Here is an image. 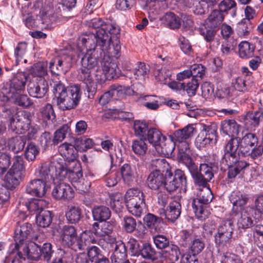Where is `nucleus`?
I'll use <instances>...</instances> for the list:
<instances>
[{
  "label": "nucleus",
  "instance_id": "nucleus-1",
  "mask_svg": "<svg viewBox=\"0 0 263 263\" xmlns=\"http://www.w3.org/2000/svg\"><path fill=\"white\" fill-rule=\"evenodd\" d=\"M86 52L78 55L81 59L79 78L86 84L88 97L93 98L97 91V84H102L106 79L118 77L116 63L107 54L98 55V50L86 48Z\"/></svg>",
  "mask_w": 263,
  "mask_h": 263
},
{
  "label": "nucleus",
  "instance_id": "nucleus-2",
  "mask_svg": "<svg viewBox=\"0 0 263 263\" xmlns=\"http://www.w3.org/2000/svg\"><path fill=\"white\" fill-rule=\"evenodd\" d=\"M118 34H110L108 30H96L95 32L86 34L79 39L78 46L85 48H90L98 52L99 54H107L117 58L121 46Z\"/></svg>",
  "mask_w": 263,
  "mask_h": 263
},
{
  "label": "nucleus",
  "instance_id": "nucleus-3",
  "mask_svg": "<svg viewBox=\"0 0 263 263\" xmlns=\"http://www.w3.org/2000/svg\"><path fill=\"white\" fill-rule=\"evenodd\" d=\"M53 93L57 98V104L62 110L75 108L81 99L80 89L77 85L66 88L61 82H58L54 84Z\"/></svg>",
  "mask_w": 263,
  "mask_h": 263
},
{
  "label": "nucleus",
  "instance_id": "nucleus-4",
  "mask_svg": "<svg viewBox=\"0 0 263 263\" xmlns=\"http://www.w3.org/2000/svg\"><path fill=\"white\" fill-rule=\"evenodd\" d=\"M184 158L182 161L187 167L191 174L195 185L205 187L214 177V164L212 163H201L199 168L190 156H181Z\"/></svg>",
  "mask_w": 263,
  "mask_h": 263
},
{
  "label": "nucleus",
  "instance_id": "nucleus-5",
  "mask_svg": "<svg viewBox=\"0 0 263 263\" xmlns=\"http://www.w3.org/2000/svg\"><path fill=\"white\" fill-rule=\"evenodd\" d=\"M258 138L255 134L248 133L241 138L233 137L226 144L224 148L228 150L231 154L234 153L237 155V152L243 156L249 155L251 148L256 146Z\"/></svg>",
  "mask_w": 263,
  "mask_h": 263
},
{
  "label": "nucleus",
  "instance_id": "nucleus-6",
  "mask_svg": "<svg viewBox=\"0 0 263 263\" xmlns=\"http://www.w3.org/2000/svg\"><path fill=\"white\" fill-rule=\"evenodd\" d=\"M22 157L15 156L13 159V164L6 174L4 179V186L9 190H13L20 183L25 175V168Z\"/></svg>",
  "mask_w": 263,
  "mask_h": 263
},
{
  "label": "nucleus",
  "instance_id": "nucleus-7",
  "mask_svg": "<svg viewBox=\"0 0 263 263\" xmlns=\"http://www.w3.org/2000/svg\"><path fill=\"white\" fill-rule=\"evenodd\" d=\"M224 15L215 9L213 10L203 25L199 27V32L204 40L210 42L213 40L216 33L223 21Z\"/></svg>",
  "mask_w": 263,
  "mask_h": 263
},
{
  "label": "nucleus",
  "instance_id": "nucleus-8",
  "mask_svg": "<svg viewBox=\"0 0 263 263\" xmlns=\"http://www.w3.org/2000/svg\"><path fill=\"white\" fill-rule=\"evenodd\" d=\"M213 195L210 190L201 191L197 197L194 199L192 206L197 218L201 220L208 217L209 212L206 210L208 204L211 202Z\"/></svg>",
  "mask_w": 263,
  "mask_h": 263
},
{
  "label": "nucleus",
  "instance_id": "nucleus-9",
  "mask_svg": "<svg viewBox=\"0 0 263 263\" xmlns=\"http://www.w3.org/2000/svg\"><path fill=\"white\" fill-rule=\"evenodd\" d=\"M234 223L230 219L221 221L214 235L215 242L218 247H227L230 245L232 239L234 231Z\"/></svg>",
  "mask_w": 263,
  "mask_h": 263
},
{
  "label": "nucleus",
  "instance_id": "nucleus-10",
  "mask_svg": "<svg viewBox=\"0 0 263 263\" xmlns=\"http://www.w3.org/2000/svg\"><path fill=\"white\" fill-rule=\"evenodd\" d=\"M195 130L193 125H189L181 129L175 131L173 134V138L175 142H179L178 146V158L180 161H183L184 158L181 156H190L187 153L189 149V144L186 140L193 135Z\"/></svg>",
  "mask_w": 263,
  "mask_h": 263
},
{
  "label": "nucleus",
  "instance_id": "nucleus-11",
  "mask_svg": "<svg viewBox=\"0 0 263 263\" xmlns=\"http://www.w3.org/2000/svg\"><path fill=\"white\" fill-rule=\"evenodd\" d=\"M27 81L25 73L18 72L0 90V99L16 93L23 92Z\"/></svg>",
  "mask_w": 263,
  "mask_h": 263
},
{
  "label": "nucleus",
  "instance_id": "nucleus-12",
  "mask_svg": "<svg viewBox=\"0 0 263 263\" xmlns=\"http://www.w3.org/2000/svg\"><path fill=\"white\" fill-rule=\"evenodd\" d=\"M31 116L27 111H20L14 115L9 124V129L16 134H23L29 129Z\"/></svg>",
  "mask_w": 263,
  "mask_h": 263
},
{
  "label": "nucleus",
  "instance_id": "nucleus-13",
  "mask_svg": "<svg viewBox=\"0 0 263 263\" xmlns=\"http://www.w3.org/2000/svg\"><path fill=\"white\" fill-rule=\"evenodd\" d=\"M249 199V195L244 192L239 191L232 192L229 197L230 202L233 204L232 215L236 216L240 211L249 209L246 206Z\"/></svg>",
  "mask_w": 263,
  "mask_h": 263
},
{
  "label": "nucleus",
  "instance_id": "nucleus-14",
  "mask_svg": "<svg viewBox=\"0 0 263 263\" xmlns=\"http://www.w3.org/2000/svg\"><path fill=\"white\" fill-rule=\"evenodd\" d=\"M60 241L65 247L74 250L78 237L76 228L72 226L65 225L60 232Z\"/></svg>",
  "mask_w": 263,
  "mask_h": 263
},
{
  "label": "nucleus",
  "instance_id": "nucleus-15",
  "mask_svg": "<svg viewBox=\"0 0 263 263\" xmlns=\"http://www.w3.org/2000/svg\"><path fill=\"white\" fill-rule=\"evenodd\" d=\"M216 130L211 126H207L204 131L200 132L195 140L196 147L201 149L206 146L215 144L217 141Z\"/></svg>",
  "mask_w": 263,
  "mask_h": 263
},
{
  "label": "nucleus",
  "instance_id": "nucleus-16",
  "mask_svg": "<svg viewBox=\"0 0 263 263\" xmlns=\"http://www.w3.org/2000/svg\"><path fill=\"white\" fill-rule=\"evenodd\" d=\"M15 249L19 257L24 260L25 256L32 260H38L41 257L40 246L34 242H31L28 246L21 245Z\"/></svg>",
  "mask_w": 263,
  "mask_h": 263
},
{
  "label": "nucleus",
  "instance_id": "nucleus-17",
  "mask_svg": "<svg viewBox=\"0 0 263 263\" xmlns=\"http://www.w3.org/2000/svg\"><path fill=\"white\" fill-rule=\"evenodd\" d=\"M49 86L45 79H40L37 81H30L27 85V91L31 97L43 98L47 93Z\"/></svg>",
  "mask_w": 263,
  "mask_h": 263
},
{
  "label": "nucleus",
  "instance_id": "nucleus-18",
  "mask_svg": "<svg viewBox=\"0 0 263 263\" xmlns=\"http://www.w3.org/2000/svg\"><path fill=\"white\" fill-rule=\"evenodd\" d=\"M154 263H163L162 258L163 254L160 252L157 251L153 246L149 243H144L139 249L138 255Z\"/></svg>",
  "mask_w": 263,
  "mask_h": 263
},
{
  "label": "nucleus",
  "instance_id": "nucleus-19",
  "mask_svg": "<svg viewBox=\"0 0 263 263\" xmlns=\"http://www.w3.org/2000/svg\"><path fill=\"white\" fill-rule=\"evenodd\" d=\"M87 25L96 30L106 29L110 34H119L120 29L116 23L107 21L104 22L101 18L97 17L87 21Z\"/></svg>",
  "mask_w": 263,
  "mask_h": 263
},
{
  "label": "nucleus",
  "instance_id": "nucleus-20",
  "mask_svg": "<svg viewBox=\"0 0 263 263\" xmlns=\"http://www.w3.org/2000/svg\"><path fill=\"white\" fill-rule=\"evenodd\" d=\"M74 192L71 186L64 182L55 184L52 190V196L58 200H70L73 198Z\"/></svg>",
  "mask_w": 263,
  "mask_h": 263
},
{
  "label": "nucleus",
  "instance_id": "nucleus-21",
  "mask_svg": "<svg viewBox=\"0 0 263 263\" xmlns=\"http://www.w3.org/2000/svg\"><path fill=\"white\" fill-rule=\"evenodd\" d=\"M181 212V204L176 200L171 202L166 210H159L160 216L164 217L168 221L173 222L180 216Z\"/></svg>",
  "mask_w": 263,
  "mask_h": 263
},
{
  "label": "nucleus",
  "instance_id": "nucleus-22",
  "mask_svg": "<svg viewBox=\"0 0 263 263\" xmlns=\"http://www.w3.org/2000/svg\"><path fill=\"white\" fill-rule=\"evenodd\" d=\"M47 184L45 182L35 178L30 180L26 184L25 187L26 192L32 196L42 197L47 191Z\"/></svg>",
  "mask_w": 263,
  "mask_h": 263
},
{
  "label": "nucleus",
  "instance_id": "nucleus-23",
  "mask_svg": "<svg viewBox=\"0 0 263 263\" xmlns=\"http://www.w3.org/2000/svg\"><path fill=\"white\" fill-rule=\"evenodd\" d=\"M33 232L31 224L26 222L17 226L14 232L15 248L24 244V241Z\"/></svg>",
  "mask_w": 263,
  "mask_h": 263
},
{
  "label": "nucleus",
  "instance_id": "nucleus-24",
  "mask_svg": "<svg viewBox=\"0 0 263 263\" xmlns=\"http://www.w3.org/2000/svg\"><path fill=\"white\" fill-rule=\"evenodd\" d=\"M237 155L230 153L228 150L224 148V154L222 159V162L225 163L228 166V178L233 179L240 173L238 168L234 165L235 162H237Z\"/></svg>",
  "mask_w": 263,
  "mask_h": 263
},
{
  "label": "nucleus",
  "instance_id": "nucleus-25",
  "mask_svg": "<svg viewBox=\"0 0 263 263\" xmlns=\"http://www.w3.org/2000/svg\"><path fill=\"white\" fill-rule=\"evenodd\" d=\"M91 231H84L78 237L74 251L85 250L90 244L96 243L97 239Z\"/></svg>",
  "mask_w": 263,
  "mask_h": 263
},
{
  "label": "nucleus",
  "instance_id": "nucleus-26",
  "mask_svg": "<svg viewBox=\"0 0 263 263\" xmlns=\"http://www.w3.org/2000/svg\"><path fill=\"white\" fill-rule=\"evenodd\" d=\"M263 119V111L256 110L248 112L244 119L246 127L250 131H255Z\"/></svg>",
  "mask_w": 263,
  "mask_h": 263
},
{
  "label": "nucleus",
  "instance_id": "nucleus-27",
  "mask_svg": "<svg viewBox=\"0 0 263 263\" xmlns=\"http://www.w3.org/2000/svg\"><path fill=\"white\" fill-rule=\"evenodd\" d=\"M165 176L159 172H152L148 175L146 183L152 190H158L164 188Z\"/></svg>",
  "mask_w": 263,
  "mask_h": 263
},
{
  "label": "nucleus",
  "instance_id": "nucleus-28",
  "mask_svg": "<svg viewBox=\"0 0 263 263\" xmlns=\"http://www.w3.org/2000/svg\"><path fill=\"white\" fill-rule=\"evenodd\" d=\"M55 168L50 163L45 162L42 163L38 171V179L45 182L52 181L54 179L53 173Z\"/></svg>",
  "mask_w": 263,
  "mask_h": 263
},
{
  "label": "nucleus",
  "instance_id": "nucleus-29",
  "mask_svg": "<svg viewBox=\"0 0 263 263\" xmlns=\"http://www.w3.org/2000/svg\"><path fill=\"white\" fill-rule=\"evenodd\" d=\"M175 148V142L171 138H167L164 136L156 148V150L162 155L170 157L172 156Z\"/></svg>",
  "mask_w": 263,
  "mask_h": 263
},
{
  "label": "nucleus",
  "instance_id": "nucleus-30",
  "mask_svg": "<svg viewBox=\"0 0 263 263\" xmlns=\"http://www.w3.org/2000/svg\"><path fill=\"white\" fill-rule=\"evenodd\" d=\"M221 129L223 134L233 137H238L239 125L234 119L225 120L221 123Z\"/></svg>",
  "mask_w": 263,
  "mask_h": 263
},
{
  "label": "nucleus",
  "instance_id": "nucleus-31",
  "mask_svg": "<svg viewBox=\"0 0 263 263\" xmlns=\"http://www.w3.org/2000/svg\"><path fill=\"white\" fill-rule=\"evenodd\" d=\"M22 93H16L10 96L4 97V98L1 100L3 102H8L12 100L15 104L25 108L31 106L33 103L31 99L26 95Z\"/></svg>",
  "mask_w": 263,
  "mask_h": 263
},
{
  "label": "nucleus",
  "instance_id": "nucleus-32",
  "mask_svg": "<svg viewBox=\"0 0 263 263\" xmlns=\"http://www.w3.org/2000/svg\"><path fill=\"white\" fill-rule=\"evenodd\" d=\"M27 140L26 136H16L11 137L8 141V148L15 154L18 153L24 149Z\"/></svg>",
  "mask_w": 263,
  "mask_h": 263
},
{
  "label": "nucleus",
  "instance_id": "nucleus-33",
  "mask_svg": "<svg viewBox=\"0 0 263 263\" xmlns=\"http://www.w3.org/2000/svg\"><path fill=\"white\" fill-rule=\"evenodd\" d=\"M121 173L124 182L128 185H132L136 177V170L130 164H124L121 168Z\"/></svg>",
  "mask_w": 263,
  "mask_h": 263
},
{
  "label": "nucleus",
  "instance_id": "nucleus-34",
  "mask_svg": "<svg viewBox=\"0 0 263 263\" xmlns=\"http://www.w3.org/2000/svg\"><path fill=\"white\" fill-rule=\"evenodd\" d=\"M92 214L93 219L101 222L110 218L111 211L105 205H95L92 210Z\"/></svg>",
  "mask_w": 263,
  "mask_h": 263
},
{
  "label": "nucleus",
  "instance_id": "nucleus-35",
  "mask_svg": "<svg viewBox=\"0 0 263 263\" xmlns=\"http://www.w3.org/2000/svg\"><path fill=\"white\" fill-rule=\"evenodd\" d=\"M149 69L144 63L138 62L134 65L129 78L135 80H144L149 72Z\"/></svg>",
  "mask_w": 263,
  "mask_h": 263
},
{
  "label": "nucleus",
  "instance_id": "nucleus-36",
  "mask_svg": "<svg viewBox=\"0 0 263 263\" xmlns=\"http://www.w3.org/2000/svg\"><path fill=\"white\" fill-rule=\"evenodd\" d=\"M124 200L126 205L145 201L143 193L138 188H132L128 190L124 196Z\"/></svg>",
  "mask_w": 263,
  "mask_h": 263
},
{
  "label": "nucleus",
  "instance_id": "nucleus-37",
  "mask_svg": "<svg viewBox=\"0 0 263 263\" xmlns=\"http://www.w3.org/2000/svg\"><path fill=\"white\" fill-rule=\"evenodd\" d=\"M58 151L67 160L76 159L78 156V149L74 144L65 142L59 146Z\"/></svg>",
  "mask_w": 263,
  "mask_h": 263
},
{
  "label": "nucleus",
  "instance_id": "nucleus-38",
  "mask_svg": "<svg viewBox=\"0 0 263 263\" xmlns=\"http://www.w3.org/2000/svg\"><path fill=\"white\" fill-rule=\"evenodd\" d=\"M250 210L251 208L242 210L236 215L238 217L237 222L238 229H246L252 226L253 221L249 213Z\"/></svg>",
  "mask_w": 263,
  "mask_h": 263
},
{
  "label": "nucleus",
  "instance_id": "nucleus-39",
  "mask_svg": "<svg viewBox=\"0 0 263 263\" xmlns=\"http://www.w3.org/2000/svg\"><path fill=\"white\" fill-rule=\"evenodd\" d=\"M60 180L67 178L71 182H77L83 177V173L81 170H72L67 172L65 169H60V171H56Z\"/></svg>",
  "mask_w": 263,
  "mask_h": 263
},
{
  "label": "nucleus",
  "instance_id": "nucleus-40",
  "mask_svg": "<svg viewBox=\"0 0 263 263\" xmlns=\"http://www.w3.org/2000/svg\"><path fill=\"white\" fill-rule=\"evenodd\" d=\"M65 216L66 219L70 223H77L83 217L82 210L78 206H68Z\"/></svg>",
  "mask_w": 263,
  "mask_h": 263
},
{
  "label": "nucleus",
  "instance_id": "nucleus-41",
  "mask_svg": "<svg viewBox=\"0 0 263 263\" xmlns=\"http://www.w3.org/2000/svg\"><path fill=\"white\" fill-rule=\"evenodd\" d=\"M53 215L51 212L48 210H41L36 216V223L42 228H48L52 221Z\"/></svg>",
  "mask_w": 263,
  "mask_h": 263
},
{
  "label": "nucleus",
  "instance_id": "nucleus-42",
  "mask_svg": "<svg viewBox=\"0 0 263 263\" xmlns=\"http://www.w3.org/2000/svg\"><path fill=\"white\" fill-rule=\"evenodd\" d=\"M73 259L72 254L69 250L59 249L51 263H72Z\"/></svg>",
  "mask_w": 263,
  "mask_h": 263
},
{
  "label": "nucleus",
  "instance_id": "nucleus-43",
  "mask_svg": "<svg viewBox=\"0 0 263 263\" xmlns=\"http://www.w3.org/2000/svg\"><path fill=\"white\" fill-rule=\"evenodd\" d=\"M164 136L156 128H150L144 139L147 140L156 148Z\"/></svg>",
  "mask_w": 263,
  "mask_h": 263
},
{
  "label": "nucleus",
  "instance_id": "nucleus-44",
  "mask_svg": "<svg viewBox=\"0 0 263 263\" xmlns=\"http://www.w3.org/2000/svg\"><path fill=\"white\" fill-rule=\"evenodd\" d=\"M55 64H58L60 70L62 73H65L71 67L73 58L69 55L63 54L55 57Z\"/></svg>",
  "mask_w": 263,
  "mask_h": 263
},
{
  "label": "nucleus",
  "instance_id": "nucleus-45",
  "mask_svg": "<svg viewBox=\"0 0 263 263\" xmlns=\"http://www.w3.org/2000/svg\"><path fill=\"white\" fill-rule=\"evenodd\" d=\"M163 257L169 259L172 263L178 260L180 252L179 247L175 245L171 244L167 248H166L163 253Z\"/></svg>",
  "mask_w": 263,
  "mask_h": 263
},
{
  "label": "nucleus",
  "instance_id": "nucleus-46",
  "mask_svg": "<svg viewBox=\"0 0 263 263\" xmlns=\"http://www.w3.org/2000/svg\"><path fill=\"white\" fill-rule=\"evenodd\" d=\"M253 26L251 22L247 19H242L237 24L236 31L239 36H248L252 29Z\"/></svg>",
  "mask_w": 263,
  "mask_h": 263
},
{
  "label": "nucleus",
  "instance_id": "nucleus-47",
  "mask_svg": "<svg viewBox=\"0 0 263 263\" xmlns=\"http://www.w3.org/2000/svg\"><path fill=\"white\" fill-rule=\"evenodd\" d=\"M239 55L242 59H248L254 54V46L247 41H242L239 44Z\"/></svg>",
  "mask_w": 263,
  "mask_h": 263
},
{
  "label": "nucleus",
  "instance_id": "nucleus-48",
  "mask_svg": "<svg viewBox=\"0 0 263 263\" xmlns=\"http://www.w3.org/2000/svg\"><path fill=\"white\" fill-rule=\"evenodd\" d=\"M40 149L38 146L34 142L29 141L25 148L24 157L28 161H34L39 154Z\"/></svg>",
  "mask_w": 263,
  "mask_h": 263
},
{
  "label": "nucleus",
  "instance_id": "nucleus-49",
  "mask_svg": "<svg viewBox=\"0 0 263 263\" xmlns=\"http://www.w3.org/2000/svg\"><path fill=\"white\" fill-rule=\"evenodd\" d=\"M145 102L143 105L147 109L157 110L161 105L162 98L154 95H146L143 97Z\"/></svg>",
  "mask_w": 263,
  "mask_h": 263
},
{
  "label": "nucleus",
  "instance_id": "nucleus-50",
  "mask_svg": "<svg viewBox=\"0 0 263 263\" xmlns=\"http://www.w3.org/2000/svg\"><path fill=\"white\" fill-rule=\"evenodd\" d=\"M74 144L78 151L85 152L92 148L95 143L90 138L87 137H81L75 139Z\"/></svg>",
  "mask_w": 263,
  "mask_h": 263
},
{
  "label": "nucleus",
  "instance_id": "nucleus-51",
  "mask_svg": "<svg viewBox=\"0 0 263 263\" xmlns=\"http://www.w3.org/2000/svg\"><path fill=\"white\" fill-rule=\"evenodd\" d=\"M133 128L135 135L143 139L150 129L148 124L146 121L142 120L135 121Z\"/></svg>",
  "mask_w": 263,
  "mask_h": 263
},
{
  "label": "nucleus",
  "instance_id": "nucleus-52",
  "mask_svg": "<svg viewBox=\"0 0 263 263\" xmlns=\"http://www.w3.org/2000/svg\"><path fill=\"white\" fill-rule=\"evenodd\" d=\"M110 206L116 213H119L123 209V202L122 195L116 193L110 196Z\"/></svg>",
  "mask_w": 263,
  "mask_h": 263
},
{
  "label": "nucleus",
  "instance_id": "nucleus-53",
  "mask_svg": "<svg viewBox=\"0 0 263 263\" xmlns=\"http://www.w3.org/2000/svg\"><path fill=\"white\" fill-rule=\"evenodd\" d=\"M128 211L133 215L139 217L145 213V201L126 205Z\"/></svg>",
  "mask_w": 263,
  "mask_h": 263
},
{
  "label": "nucleus",
  "instance_id": "nucleus-54",
  "mask_svg": "<svg viewBox=\"0 0 263 263\" xmlns=\"http://www.w3.org/2000/svg\"><path fill=\"white\" fill-rule=\"evenodd\" d=\"M25 205L30 212L39 213L41 210H44L45 201L43 200L31 199V200L25 202Z\"/></svg>",
  "mask_w": 263,
  "mask_h": 263
},
{
  "label": "nucleus",
  "instance_id": "nucleus-55",
  "mask_svg": "<svg viewBox=\"0 0 263 263\" xmlns=\"http://www.w3.org/2000/svg\"><path fill=\"white\" fill-rule=\"evenodd\" d=\"M204 247V242L201 239H193L189 246L190 253L193 256V259H196L195 256L202 251Z\"/></svg>",
  "mask_w": 263,
  "mask_h": 263
},
{
  "label": "nucleus",
  "instance_id": "nucleus-56",
  "mask_svg": "<svg viewBox=\"0 0 263 263\" xmlns=\"http://www.w3.org/2000/svg\"><path fill=\"white\" fill-rule=\"evenodd\" d=\"M109 90L113 97L116 96L119 98H123L125 95H130V91L133 92L129 87L119 84L112 85Z\"/></svg>",
  "mask_w": 263,
  "mask_h": 263
},
{
  "label": "nucleus",
  "instance_id": "nucleus-57",
  "mask_svg": "<svg viewBox=\"0 0 263 263\" xmlns=\"http://www.w3.org/2000/svg\"><path fill=\"white\" fill-rule=\"evenodd\" d=\"M97 175L100 177H105L106 184L108 187L114 186L119 180L117 173L115 172L106 173L103 170H101Z\"/></svg>",
  "mask_w": 263,
  "mask_h": 263
},
{
  "label": "nucleus",
  "instance_id": "nucleus-58",
  "mask_svg": "<svg viewBox=\"0 0 263 263\" xmlns=\"http://www.w3.org/2000/svg\"><path fill=\"white\" fill-rule=\"evenodd\" d=\"M47 62H39L34 64L30 70V73L38 77H43L47 74Z\"/></svg>",
  "mask_w": 263,
  "mask_h": 263
},
{
  "label": "nucleus",
  "instance_id": "nucleus-59",
  "mask_svg": "<svg viewBox=\"0 0 263 263\" xmlns=\"http://www.w3.org/2000/svg\"><path fill=\"white\" fill-rule=\"evenodd\" d=\"M70 132V126L67 124L63 125L60 129L57 130L52 139V142L54 145H57L62 141L66 137V135Z\"/></svg>",
  "mask_w": 263,
  "mask_h": 263
},
{
  "label": "nucleus",
  "instance_id": "nucleus-60",
  "mask_svg": "<svg viewBox=\"0 0 263 263\" xmlns=\"http://www.w3.org/2000/svg\"><path fill=\"white\" fill-rule=\"evenodd\" d=\"M143 221L147 227L155 229L159 224L163 222L162 216L158 217L154 214L148 213L143 218Z\"/></svg>",
  "mask_w": 263,
  "mask_h": 263
},
{
  "label": "nucleus",
  "instance_id": "nucleus-61",
  "mask_svg": "<svg viewBox=\"0 0 263 263\" xmlns=\"http://www.w3.org/2000/svg\"><path fill=\"white\" fill-rule=\"evenodd\" d=\"M164 18L166 25L172 29H178L181 26L180 18L173 12L166 13Z\"/></svg>",
  "mask_w": 263,
  "mask_h": 263
},
{
  "label": "nucleus",
  "instance_id": "nucleus-62",
  "mask_svg": "<svg viewBox=\"0 0 263 263\" xmlns=\"http://www.w3.org/2000/svg\"><path fill=\"white\" fill-rule=\"evenodd\" d=\"M151 165L154 169L153 172H159L163 174L165 171H167L169 164L165 159L159 158L152 160Z\"/></svg>",
  "mask_w": 263,
  "mask_h": 263
},
{
  "label": "nucleus",
  "instance_id": "nucleus-63",
  "mask_svg": "<svg viewBox=\"0 0 263 263\" xmlns=\"http://www.w3.org/2000/svg\"><path fill=\"white\" fill-rule=\"evenodd\" d=\"M144 139L140 138L133 141L132 149L134 152L138 155H144L146 153L147 146L145 142Z\"/></svg>",
  "mask_w": 263,
  "mask_h": 263
},
{
  "label": "nucleus",
  "instance_id": "nucleus-64",
  "mask_svg": "<svg viewBox=\"0 0 263 263\" xmlns=\"http://www.w3.org/2000/svg\"><path fill=\"white\" fill-rule=\"evenodd\" d=\"M254 242L258 248L263 251V226L257 224L254 228Z\"/></svg>",
  "mask_w": 263,
  "mask_h": 263
}]
</instances>
